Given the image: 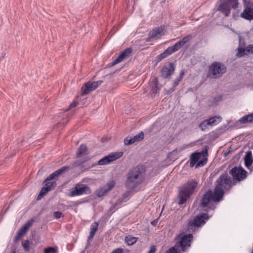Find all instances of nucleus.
<instances>
[{
  "label": "nucleus",
  "instance_id": "obj_1",
  "mask_svg": "<svg viewBox=\"0 0 253 253\" xmlns=\"http://www.w3.org/2000/svg\"><path fill=\"white\" fill-rule=\"evenodd\" d=\"M216 185L215 187V194L217 198L215 199L217 201H220L222 199L224 191L229 190L232 186L235 185V183L233 181L231 178L227 173H224L220 175L216 180Z\"/></svg>",
  "mask_w": 253,
  "mask_h": 253
},
{
  "label": "nucleus",
  "instance_id": "obj_2",
  "mask_svg": "<svg viewBox=\"0 0 253 253\" xmlns=\"http://www.w3.org/2000/svg\"><path fill=\"white\" fill-rule=\"evenodd\" d=\"M144 179L143 172L139 167L131 169L127 173L126 182V186L130 189H134L140 184Z\"/></svg>",
  "mask_w": 253,
  "mask_h": 253
},
{
  "label": "nucleus",
  "instance_id": "obj_3",
  "mask_svg": "<svg viewBox=\"0 0 253 253\" xmlns=\"http://www.w3.org/2000/svg\"><path fill=\"white\" fill-rule=\"evenodd\" d=\"M198 182L194 179L188 180L184 184H183L179 190V205L184 204L192 195L196 189Z\"/></svg>",
  "mask_w": 253,
  "mask_h": 253
},
{
  "label": "nucleus",
  "instance_id": "obj_4",
  "mask_svg": "<svg viewBox=\"0 0 253 253\" xmlns=\"http://www.w3.org/2000/svg\"><path fill=\"white\" fill-rule=\"evenodd\" d=\"M191 39V36L187 35L184 37L180 41L176 42L173 45L169 47L162 53L159 55V60L161 61L168 57L173 52L177 51L183 46L186 43L189 42Z\"/></svg>",
  "mask_w": 253,
  "mask_h": 253
},
{
  "label": "nucleus",
  "instance_id": "obj_5",
  "mask_svg": "<svg viewBox=\"0 0 253 253\" xmlns=\"http://www.w3.org/2000/svg\"><path fill=\"white\" fill-rule=\"evenodd\" d=\"M208 151L207 149H203L200 152H194L192 153L190 157L191 167H193L196 164V167L204 166L207 162Z\"/></svg>",
  "mask_w": 253,
  "mask_h": 253
},
{
  "label": "nucleus",
  "instance_id": "obj_6",
  "mask_svg": "<svg viewBox=\"0 0 253 253\" xmlns=\"http://www.w3.org/2000/svg\"><path fill=\"white\" fill-rule=\"evenodd\" d=\"M192 239V234H185L184 232H181L175 238V240L176 242V247L180 249L181 251L185 252L190 247Z\"/></svg>",
  "mask_w": 253,
  "mask_h": 253
},
{
  "label": "nucleus",
  "instance_id": "obj_7",
  "mask_svg": "<svg viewBox=\"0 0 253 253\" xmlns=\"http://www.w3.org/2000/svg\"><path fill=\"white\" fill-rule=\"evenodd\" d=\"M226 72V66L222 63L214 62L210 66L209 76L212 79L220 78Z\"/></svg>",
  "mask_w": 253,
  "mask_h": 253
},
{
  "label": "nucleus",
  "instance_id": "obj_8",
  "mask_svg": "<svg viewBox=\"0 0 253 253\" xmlns=\"http://www.w3.org/2000/svg\"><path fill=\"white\" fill-rule=\"evenodd\" d=\"M69 169V166H64L50 174L44 180V186L47 187L51 191L56 186V182L51 181V180L56 179L61 174L68 171Z\"/></svg>",
  "mask_w": 253,
  "mask_h": 253
},
{
  "label": "nucleus",
  "instance_id": "obj_9",
  "mask_svg": "<svg viewBox=\"0 0 253 253\" xmlns=\"http://www.w3.org/2000/svg\"><path fill=\"white\" fill-rule=\"evenodd\" d=\"M209 217L206 213H202L189 221L187 225V231L189 232H195L197 229L205 223V220Z\"/></svg>",
  "mask_w": 253,
  "mask_h": 253
},
{
  "label": "nucleus",
  "instance_id": "obj_10",
  "mask_svg": "<svg viewBox=\"0 0 253 253\" xmlns=\"http://www.w3.org/2000/svg\"><path fill=\"white\" fill-rule=\"evenodd\" d=\"M216 198H217V196L215 194L214 190L213 193L211 190L206 192L202 197L201 202V207L203 208H207L205 210L207 212L211 210H214L215 207L213 205L211 207L210 202L211 200L214 202H218L219 201L215 199Z\"/></svg>",
  "mask_w": 253,
  "mask_h": 253
},
{
  "label": "nucleus",
  "instance_id": "obj_11",
  "mask_svg": "<svg viewBox=\"0 0 253 253\" xmlns=\"http://www.w3.org/2000/svg\"><path fill=\"white\" fill-rule=\"evenodd\" d=\"M91 193V190L87 185L78 183L75 185L74 188L72 189L68 196L72 197L84 194H89Z\"/></svg>",
  "mask_w": 253,
  "mask_h": 253
},
{
  "label": "nucleus",
  "instance_id": "obj_12",
  "mask_svg": "<svg viewBox=\"0 0 253 253\" xmlns=\"http://www.w3.org/2000/svg\"><path fill=\"white\" fill-rule=\"evenodd\" d=\"M244 9L241 14V17L246 20H253V0H243Z\"/></svg>",
  "mask_w": 253,
  "mask_h": 253
},
{
  "label": "nucleus",
  "instance_id": "obj_13",
  "mask_svg": "<svg viewBox=\"0 0 253 253\" xmlns=\"http://www.w3.org/2000/svg\"><path fill=\"white\" fill-rule=\"evenodd\" d=\"M234 180L240 181L245 179L247 176V172L241 167H235L232 168L230 171Z\"/></svg>",
  "mask_w": 253,
  "mask_h": 253
},
{
  "label": "nucleus",
  "instance_id": "obj_14",
  "mask_svg": "<svg viewBox=\"0 0 253 253\" xmlns=\"http://www.w3.org/2000/svg\"><path fill=\"white\" fill-rule=\"evenodd\" d=\"M244 44H242V38H239V43L237 48V53L236 56L238 57H242L245 55H247L250 53H253V45L250 44L246 47H244Z\"/></svg>",
  "mask_w": 253,
  "mask_h": 253
},
{
  "label": "nucleus",
  "instance_id": "obj_15",
  "mask_svg": "<svg viewBox=\"0 0 253 253\" xmlns=\"http://www.w3.org/2000/svg\"><path fill=\"white\" fill-rule=\"evenodd\" d=\"M122 152L112 153L98 161V165H104L115 161L122 156Z\"/></svg>",
  "mask_w": 253,
  "mask_h": 253
},
{
  "label": "nucleus",
  "instance_id": "obj_16",
  "mask_svg": "<svg viewBox=\"0 0 253 253\" xmlns=\"http://www.w3.org/2000/svg\"><path fill=\"white\" fill-rule=\"evenodd\" d=\"M217 10L222 13L225 17L230 14V4L225 0H221L217 8Z\"/></svg>",
  "mask_w": 253,
  "mask_h": 253
},
{
  "label": "nucleus",
  "instance_id": "obj_17",
  "mask_svg": "<svg viewBox=\"0 0 253 253\" xmlns=\"http://www.w3.org/2000/svg\"><path fill=\"white\" fill-rule=\"evenodd\" d=\"M115 185V182L114 181H109L104 186L97 190V196L101 197L104 196L108 192L111 190Z\"/></svg>",
  "mask_w": 253,
  "mask_h": 253
},
{
  "label": "nucleus",
  "instance_id": "obj_18",
  "mask_svg": "<svg viewBox=\"0 0 253 253\" xmlns=\"http://www.w3.org/2000/svg\"><path fill=\"white\" fill-rule=\"evenodd\" d=\"M132 51V49L130 47L125 49L122 53L114 60L112 62V65H115L129 57Z\"/></svg>",
  "mask_w": 253,
  "mask_h": 253
},
{
  "label": "nucleus",
  "instance_id": "obj_19",
  "mask_svg": "<svg viewBox=\"0 0 253 253\" xmlns=\"http://www.w3.org/2000/svg\"><path fill=\"white\" fill-rule=\"evenodd\" d=\"M175 66L172 63H169L168 66H164L161 70V76L165 78H169L174 72Z\"/></svg>",
  "mask_w": 253,
  "mask_h": 253
},
{
  "label": "nucleus",
  "instance_id": "obj_20",
  "mask_svg": "<svg viewBox=\"0 0 253 253\" xmlns=\"http://www.w3.org/2000/svg\"><path fill=\"white\" fill-rule=\"evenodd\" d=\"M144 133L141 132L133 137L127 136L124 139V143L126 145H129L136 141L142 140L144 138Z\"/></svg>",
  "mask_w": 253,
  "mask_h": 253
},
{
  "label": "nucleus",
  "instance_id": "obj_21",
  "mask_svg": "<svg viewBox=\"0 0 253 253\" xmlns=\"http://www.w3.org/2000/svg\"><path fill=\"white\" fill-rule=\"evenodd\" d=\"M96 84H97V83H95L94 82H87L84 84L82 87V95L86 94L88 93L89 91L95 89L97 88Z\"/></svg>",
  "mask_w": 253,
  "mask_h": 253
},
{
  "label": "nucleus",
  "instance_id": "obj_22",
  "mask_svg": "<svg viewBox=\"0 0 253 253\" xmlns=\"http://www.w3.org/2000/svg\"><path fill=\"white\" fill-rule=\"evenodd\" d=\"M150 85L151 87L150 92L152 96L159 92L160 87L158 86V80L157 78H154L152 80Z\"/></svg>",
  "mask_w": 253,
  "mask_h": 253
},
{
  "label": "nucleus",
  "instance_id": "obj_23",
  "mask_svg": "<svg viewBox=\"0 0 253 253\" xmlns=\"http://www.w3.org/2000/svg\"><path fill=\"white\" fill-rule=\"evenodd\" d=\"M244 161L246 167L251 170L253 168L251 166L253 162V158L251 151H249L246 153L244 158Z\"/></svg>",
  "mask_w": 253,
  "mask_h": 253
},
{
  "label": "nucleus",
  "instance_id": "obj_24",
  "mask_svg": "<svg viewBox=\"0 0 253 253\" xmlns=\"http://www.w3.org/2000/svg\"><path fill=\"white\" fill-rule=\"evenodd\" d=\"M88 154V150L85 144H82L78 148L76 156L78 158L82 156H86Z\"/></svg>",
  "mask_w": 253,
  "mask_h": 253
},
{
  "label": "nucleus",
  "instance_id": "obj_25",
  "mask_svg": "<svg viewBox=\"0 0 253 253\" xmlns=\"http://www.w3.org/2000/svg\"><path fill=\"white\" fill-rule=\"evenodd\" d=\"M162 32L163 30L162 28H158L154 29L150 32L149 38L154 39L160 37L162 36Z\"/></svg>",
  "mask_w": 253,
  "mask_h": 253
},
{
  "label": "nucleus",
  "instance_id": "obj_26",
  "mask_svg": "<svg viewBox=\"0 0 253 253\" xmlns=\"http://www.w3.org/2000/svg\"><path fill=\"white\" fill-rule=\"evenodd\" d=\"M240 122L242 124H246L248 123H251L253 122V114H249L242 117L240 119Z\"/></svg>",
  "mask_w": 253,
  "mask_h": 253
},
{
  "label": "nucleus",
  "instance_id": "obj_27",
  "mask_svg": "<svg viewBox=\"0 0 253 253\" xmlns=\"http://www.w3.org/2000/svg\"><path fill=\"white\" fill-rule=\"evenodd\" d=\"M221 120V118L220 116H215L214 117L211 118L207 119L209 124L210 126H214L217 124Z\"/></svg>",
  "mask_w": 253,
  "mask_h": 253
},
{
  "label": "nucleus",
  "instance_id": "obj_28",
  "mask_svg": "<svg viewBox=\"0 0 253 253\" xmlns=\"http://www.w3.org/2000/svg\"><path fill=\"white\" fill-rule=\"evenodd\" d=\"M125 241L128 245H132L136 242L137 238L133 237L126 236Z\"/></svg>",
  "mask_w": 253,
  "mask_h": 253
},
{
  "label": "nucleus",
  "instance_id": "obj_29",
  "mask_svg": "<svg viewBox=\"0 0 253 253\" xmlns=\"http://www.w3.org/2000/svg\"><path fill=\"white\" fill-rule=\"evenodd\" d=\"M50 191V190H49V189L47 187H46L45 186H44L42 188V189L38 195V199H40L43 196H44L46 194H47Z\"/></svg>",
  "mask_w": 253,
  "mask_h": 253
},
{
  "label": "nucleus",
  "instance_id": "obj_30",
  "mask_svg": "<svg viewBox=\"0 0 253 253\" xmlns=\"http://www.w3.org/2000/svg\"><path fill=\"white\" fill-rule=\"evenodd\" d=\"M210 126L207 120L202 121L199 125V127L203 131H205L208 128V126Z\"/></svg>",
  "mask_w": 253,
  "mask_h": 253
},
{
  "label": "nucleus",
  "instance_id": "obj_31",
  "mask_svg": "<svg viewBox=\"0 0 253 253\" xmlns=\"http://www.w3.org/2000/svg\"><path fill=\"white\" fill-rule=\"evenodd\" d=\"M44 253H58V250L56 248L49 247L44 249Z\"/></svg>",
  "mask_w": 253,
  "mask_h": 253
},
{
  "label": "nucleus",
  "instance_id": "obj_32",
  "mask_svg": "<svg viewBox=\"0 0 253 253\" xmlns=\"http://www.w3.org/2000/svg\"><path fill=\"white\" fill-rule=\"evenodd\" d=\"M181 80H182L177 77L173 82V87L169 90V93L173 92L175 90V88L176 87V86L179 84V83L181 81Z\"/></svg>",
  "mask_w": 253,
  "mask_h": 253
},
{
  "label": "nucleus",
  "instance_id": "obj_33",
  "mask_svg": "<svg viewBox=\"0 0 253 253\" xmlns=\"http://www.w3.org/2000/svg\"><path fill=\"white\" fill-rule=\"evenodd\" d=\"M180 250H179L178 247H176V245L175 244L174 247L169 249L166 253H180Z\"/></svg>",
  "mask_w": 253,
  "mask_h": 253
},
{
  "label": "nucleus",
  "instance_id": "obj_34",
  "mask_svg": "<svg viewBox=\"0 0 253 253\" xmlns=\"http://www.w3.org/2000/svg\"><path fill=\"white\" fill-rule=\"evenodd\" d=\"M98 226V223L97 222H94L91 224L90 227V231L96 232Z\"/></svg>",
  "mask_w": 253,
  "mask_h": 253
},
{
  "label": "nucleus",
  "instance_id": "obj_35",
  "mask_svg": "<svg viewBox=\"0 0 253 253\" xmlns=\"http://www.w3.org/2000/svg\"><path fill=\"white\" fill-rule=\"evenodd\" d=\"M22 246L24 249L25 250V251H28L29 250V242L28 240L25 241L22 243Z\"/></svg>",
  "mask_w": 253,
  "mask_h": 253
},
{
  "label": "nucleus",
  "instance_id": "obj_36",
  "mask_svg": "<svg viewBox=\"0 0 253 253\" xmlns=\"http://www.w3.org/2000/svg\"><path fill=\"white\" fill-rule=\"evenodd\" d=\"M27 230L25 228L24 226L22 227L18 231V233L20 234V236H23L27 232Z\"/></svg>",
  "mask_w": 253,
  "mask_h": 253
},
{
  "label": "nucleus",
  "instance_id": "obj_37",
  "mask_svg": "<svg viewBox=\"0 0 253 253\" xmlns=\"http://www.w3.org/2000/svg\"><path fill=\"white\" fill-rule=\"evenodd\" d=\"M32 222L33 220L28 221L23 226L28 230L29 228L31 226Z\"/></svg>",
  "mask_w": 253,
  "mask_h": 253
},
{
  "label": "nucleus",
  "instance_id": "obj_38",
  "mask_svg": "<svg viewBox=\"0 0 253 253\" xmlns=\"http://www.w3.org/2000/svg\"><path fill=\"white\" fill-rule=\"evenodd\" d=\"M62 213L60 211H55L54 212V216L58 219L61 217Z\"/></svg>",
  "mask_w": 253,
  "mask_h": 253
},
{
  "label": "nucleus",
  "instance_id": "obj_39",
  "mask_svg": "<svg viewBox=\"0 0 253 253\" xmlns=\"http://www.w3.org/2000/svg\"><path fill=\"white\" fill-rule=\"evenodd\" d=\"M111 253H123V250L121 248H117L114 250Z\"/></svg>",
  "mask_w": 253,
  "mask_h": 253
},
{
  "label": "nucleus",
  "instance_id": "obj_40",
  "mask_svg": "<svg viewBox=\"0 0 253 253\" xmlns=\"http://www.w3.org/2000/svg\"><path fill=\"white\" fill-rule=\"evenodd\" d=\"M156 252V247L155 246H152L151 247L150 250L148 252V253H155Z\"/></svg>",
  "mask_w": 253,
  "mask_h": 253
},
{
  "label": "nucleus",
  "instance_id": "obj_41",
  "mask_svg": "<svg viewBox=\"0 0 253 253\" xmlns=\"http://www.w3.org/2000/svg\"><path fill=\"white\" fill-rule=\"evenodd\" d=\"M22 236H20V234H18V233L17 232V234L16 235L15 238H14V240L15 242H17L18 241H19L20 238L22 237Z\"/></svg>",
  "mask_w": 253,
  "mask_h": 253
},
{
  "label": "nucleus",
  "instance_id": "obj_42",
  "mask_svg": "<svg viewBox=\"0 0 253 253\" xmlns=\"http://www.w3.org/2000/svg\"><path fill=\"white\" fill-rule=\"evenodd\" d=\"M117 205V203H116L115 204H114L113 205H112L110 208V211H112V212H114L115 211V208H116V207Z\"/></svg>",
  "mask_w": 253,
  "mask_h": 253
},
{
  "label": "nucleus",
  "instance_id": "obj_43",
  "mask_svg": "<svg viewBox=\"0 0 253 253\" xmlns=\"http://www.w3.org/2000/svg\"><path fill=\"white\" fill-rule=\"evenodd\" d=\"M77 105V103L76 101H73L69 106V109H71L76 107Z\"/></svg>",
  "mask_w": 253,
  "mask_h": 253
},
{
  "label": "nucleus",
  "instance_id": "obj_44",
  "mask_svg": "<svg viewBox=\"0 0 253 253\" xmlns=\"http://www.w3.org/2000/svg\"><path fill=\"white\" fill-rule=\"evenodd\" d=\"M184 74H185L184 71V70H181L179 76V77L178 78L180 79L181 80H182L183 77V76L184 75Z\"/></svg>",
  "mask_w": 253,
  "mask_h": 253
},
{
  "label": "nucleus",
  "instance_id": "obj_45",
  "mask_svg": "<svg viewBox=\"0 0 253 253\" xmlns=\"http://www.w3.org/2000/svg\"><path fill=\"white\" fill-rule=\"evenodd\" d=\"M221 97L222 96L221 95H218V96L217 98L215 97L213 99L214 100V101L216 102L219 101L221 99Z\"/></svg>",
  "mask_w": 253,
  "mask_h": 253
},
{
  "label": "nucleus",
  "instance_id": "obj_46",
  "mask_svg": "<svg viewBox=\"0 0 253 253\" xmlns=\"http://www.w3.org/2000/svg\"><path fill=\"white\" fill-rule=\"evenodd\" d=\"M158 222V219H156L151 222V224L153 226H156Z\"/></svg>",
  "mask_w": 253,
  "mask_h": 253
},
{
  "label": "nucleus",
  "instance_id": "obj_47",
  "mask_svg": "<svg viewBox=\"0 0 253 253\" xmlns=\"http://www.w3.org/2000/svg\"><path fill=\"white\" fill-rule=\"evenodd\" d=\"M95 234V232L90 231V233H89V239L92 238L93 237V236H94Z\"/></svg>",
  "mask_w": 253,
  "mask_h": 253
},
{
  "label": "nucleus",
  "instance_id": "obj_48",
  "mask_svg": "<svg viewBox=\"0 0 253 253\" xmlns=\"http://www.w3.org/2000/svg\"><path fill=\"white\" fill-rule=\"evenodd\" d=\"M75 165L76 166H80V167L82 166V164H80L78 161H77V162H75Z\"/></svg>",
  "mask_w": 253,
  "mask_h": 253
},
{
  "label": "nucleus",
  "instance_id": "obj_49",
  "mask_svg": "<svg viewBox=\"0 0 253 253\" xmlns=\"http://www.w3.org/2000/svg\"><path fill=\"white\" fill-rule=\"evenodd\" d=\"M95 83H97V84H96V87H97V86L100 85L101 83H102V81H97V82H94Z\"/></svg>",
  "mask_w": 253,
  "mask_h": 253
},
{
  "label": "nucleus",
  "instance_id": "obj_50",
  "mask_svg": "<svg viewBox=\"0 0 253 253\" xmlns=\"http://www.w3.org/2000/svg\"><path fill=\"white\" fill-rule=\"evenodd\" d=\"M242 45H243V44H244V45H243V46H244V47H245V44H246V43H245V41H244L243 39H242Z\"/></svg>",
  "mask_w": 253,
  "mask_h": 253
},
{
  "label": "nucleus",
  "instance_id": "obj_51",
  "mask_svg": "<svg viewBox=\"0 0 253 253\" xmlns=\"http://www.w3.org/2000/svg\"><path fill=\"white\" fill-rule=\"evenodd\" d=\"M253 171V168L251 169V171Z\"/></svg>",
  "mask_w": 253,
  "mask_h": 253
},
{
  "label": "nucleus",
  "instance_id": "obj_52",
  "mask_svg": "<svg viewBox=\"0 0 253 253\" xmlns=\"http://www.w3.org/2000/svg\"><path fill=\"white\" fill-rule=\"evenodd\" d=\"M13 253H16L14 252H13Z\"/></svg>",
  "mask_w": 253,
  "mask_h": 253
},
{
  "label": "nucleus",
  "instance_id": "obj_53",
  "mask_svg": "<svg viewBox=\"0 0 253 253\" xmlns=\"http://www.w3.org/2000/svg\"><path fill=\"white\" fill-rule=\"evenodd\" d=\"M252 253H253V252H252Z\"/></svg>",
  "mask_w": 253,
  "mask_h": 253
}]
</instances>
